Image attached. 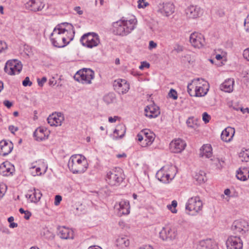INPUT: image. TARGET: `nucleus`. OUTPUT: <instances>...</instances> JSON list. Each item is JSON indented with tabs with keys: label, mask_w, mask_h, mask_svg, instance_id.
<instances>
[{
	"label": "nucleus",
	"mask_w": 249,
	"mask_h": 249,
	"mask_svg": "<svg viewBox=\"0 0 249 249\" xmlns=\"http://www.w3.org/2000/svg\"><path fill=\"white\" fill-rule=\"evenodd\" d=\"M185 13L188 18L196 19L202 15L203 9L198 5H191L186 8Z\"/></svg>",
	"instance_id": "nucleus-11"
},
{
	"label": "nucleus",
	"mask_w": 249,
	"mask_h": 249,
	"mask_svg": "<svg viewBox=\"0 0 249 249\" xmlns=\"http://www.w3.org/2000/svg\"><path fill=\"white\" fill-rule=\"evenodd\" d=\"M94 72L90 69L84 68L78 71L74 78L75 80L84 84H90L94 78Z\"/></svg>",
	"instance_id": "nucleus-4"
},
{
	"label": "nucleus",
	"mask_w": 249,
	"mask_h": 249,
	"mask_svg": "<svg viewBox=\"0 0 249 249\" xmlns=\"http://www.w3.org/2000/svg\"><path fill=\"white\" fill-rule=\"evenodd\" d=\"M240 110L244 114L246 112L249 113V109L248 107L244 108L241 107Z\"/></svg>",
	"instance_id": "nucleus-62"
},
{
	"label": "nucleus",
	"mask_w": 249,
	"mask_h": 249,
	"mask_svg": "<svg viewBox=\"0 0 249 249\" xmlns=\"http://www.w3.org/2000/svg\"><path fill=\"white\" fill-rule=\"evenodd\" d=\"M47 81V78L46 77H43L41 79H37L38 85L40 87H42L43 84Z\"/></svg>",
	"instance_id": "nucleus-48"
},
{
	"label": "nucleus",
	"mask_w": 249,
	"mask_h": 249,
	"mask_svg": "<svg viewBox=\"0 0 249 249\" xmlns=\"http://www.w3.org/2000/svg\"><path fill=\"white\" fill-rule=\"evenodd\" d=\"M68 166L73 173L82 174L87 170L88 163L84 156L80 154L73 155L70 158Z\"/></svg>",
	"instance_id": "nucleus-2"
},
{
	"label": "nucleus",
	"mask_w": 249,
	"mask_h": 249,
	"mask_svg": "<svg viewBox=\"0 0 249 249\" xmlns=\"http://www.w3.org/2000/svg\"><path fill=\"white\" fill-rule=\"evenodd\" d=\"M113 132L114 134H116V136H114V140H117L119 138L121 139L124 136L125 133V126L121 124L119 125Z\"/></svg>",
	"instance_id": "nucleus-33"
},
{
	"label": "nucleus",
	"mask_w": 249,
	"mask_h": 249,
	"mask_svg": "<svg viewBox=\"0 0 249 249\" xmlns=\"http://www.w3.org/2000/svg\"><path fill=\"white\" fill-rule=\"evenodd\" d=\"M138 7L139 8H144L149 5L146 0H139L138 1Z\"/></svg>",
	"instance_id": "nucleus-45"
},
{
	"label": "nucleus",
	"mask_w": 249,
	"mask_h": 249,
	"mask_svg": "<svg viewBox=\"0 0 249 249\" xmlns=\"http://www.w3.org/2000/svg\"><path fill=\"white\" fill-rule=\"evenodd\" d=\"M236 177L240 180H246L249 178V171L247 169H243V171L241 170L237 171Z\"/></svg>",
	"instance_id": "nucleus-36"
},
{
	"label": "nucleus",
	"mask_w": 249,
	"mask_h": 249,
	"mask_svg": "<svg viewBox=\"0 0 249 249\" xmlns=\"http://www.w3.org/2000/svg\"><path fill=\"white\" fill-rule=\"evenodd\" d=\"M195 178L200 183L205 182L207 179L206 173L203 171H199L198 173H196Z\"/></svg>",
	"instance_id": "nucleus-38"
},
{
	"label": "nucleus",
	"mask_w": 249,
	"mask_h": 249,
	"mask_svg": "<svg viewBox=\"0 0 249 249\" xmlns=\"http://www.w3.org/2000/svg\"><path fill=\"white\" fill-rule=\"evenodd\" d=\"M240 158L242 161H249V150H246V151L240 153Z\"/></svg>",
	"instance_id": "nucleus-40"
},
{
	"label": "nucleus",
	"mask_w": 249,
	"mask_h": 249,
	"mask_svg": "<svg viewBox=\"0 0 249 249\" xmlns=\"http://www.w3.org/2000/svg\"><path fill=\"white\" fill-rule=\"evenodd\" d=\"M208 91L207 84H202L199 81L196 89L195 96L201 97L206 95Z\"/></svg>",
	"instance_id": "nucleus-27"
},
{
	"label": "nucleus",
	"mask_w": 249,
	"mask_h": 249,
	"mask_svg": "<svg viewBox=\"0 0 249 249\" xmlns=\"http://www.w3.org/2000/svg\"><path fill=\"white\" fill-rule=\"evenodd\" d=\"M202 202L199 197L196 196L189 199L186 204V209L189 212L198 213L202 210Z\"/></svg>",
	"instance_id": "nucleus-10"
},
{
	"label": "nucleus",
	"mask_w": 249,
	"mask_h": 249,
	"mask_svg": "<svg viewBox=\"0 0 249 249\" xmlns=\"http://www.w3.org/2000/svg\"><path fill=\"white\" fill-rule=\"evenodd\" d=\"M124 179L123 170L119 167H116L107 172L106 180L111 186H118Z\"/></svg>",
	"instance_id": "nucleus-3"
},
{
	"label": "nucleus",
	"mask_w": 249,
	"mask_h": 249,
	"mask_svg": "<svg viewBox=\"0 0 249 249\" xmlns=\"http://www.w3.org/2000/svg\"><path fill=\"white\" fill-rule=\"evenodd\" d=\"M74 10L79 15L83 14V11L81 9L80 6H76L74 7Z\"/></svg>",
	"instance_id": "nucleus-54"
},
{
	"label": "nucleus",
	"mask_w": 249,
	"mask_h": 249,
	"mask_svg": "<svg viewBox=\"0 0 249 249\" xmlns=\"http://www.w3.org/2000/svg\"><path fill=\"white\" fill-rule=\"evenodd\" d=\"M136 21L130 20H119L113 22L112 32L115 35L124 36L128 35L136 28Z\"/></svg>",
	"instance_id": "nucleus-1"
},
{
	"label": "nucleus",
	"mask_w": 249,
	"mask_h": 249,
	"mask_svg": "<svg viewBox=\"0 0 249 249\" xmlns=\"http://www.w3.org/2000/svg\"><path fill=\"white\" fill-rule=\"evenodd\" d=\"M141 64L142 65L144 68H148L150 67V64L146 61L142 62Z\"/></svg>",
	"instance_id": "nucleus-63"
},
{
	"label": "nucleus",
	"mask_w": 249,
	"mask_h": 249,
	"mask_svg": "<svg viewBox=\"0 0 249 249\" xmlns=\"http://www.w3.org/2000/svg\"><path fill=\"white\" fill-rule=\"evenodd\" d=\"M171 230V228L169 226L163 227L162 230L160 232V238L163 240H165L168 238H170L171 235H170V231Z\"/></svg>",
	"instance_id": "nucleus-34"
},
{
	"label": "nucleus",
	"mask_w": 249,
	"mask_h": 249,
	"mask_svg": "<svg viewBox=\"0 0 249 249\" xmlns=\"http://www.w3.org/2000/svg\"><path fill=\"white\" fill-rule=\"evenodd\" d=\"M24 214H25V215H24V217L25 219H27V220L29 219L32 215L31 213L30 212H29L28 211H26V212H25V213Z\"/></svg>",
	"instance_id": "nucleus-57"
},
{
	"label": "nucleus",
	"mask_w": 249,
	"mask_h": 249,
	"mask_svg": "<svg viewBox=\"0 0 249 249\" xmlns=\"http://www.w3.org/2000/svg\"><path fill=\"white\" fill-rule=\"evenodd\" d=\"M5 48H6V44L5 42L0 41V53H1Z\"/></svg>",
	"instance_id": "nucleus-56"
},
{
	"label": "nucleus",
	"mask_w": 249,
	"mask_h": 249,
	"mask_svg": "<svg viewBox=\"0 0 249 249\" xmlns=\"http://www.w3.org/2000/svg\"><path fill=\"white\" fill-rule=\"evenodd\" d=\"M197 249H216V247L211 239H206L199 242Z\"/></svg>",
	"instance_id": "nucleus-25"
},
{
	"label": "nucleus",
	"mask_w": 249,
	"mask_h": 249,
	"mask_svg": "<svg viewBox=\"0 0 249 249\" xmlns=\"http://www.w3.org/2000/svg\"><path fill=\"white\" fill-rule=\"evenodd\" d=\"M47 130L43 127L37 128L34 133V136L37 141H42L47 139Z\"/></svg>",
	"instance_id": "nucleus-28"
},
{
	"label": "nucleus",
	"mask_w": 249,
	"mask_h": 249,
	"mask_svg": "<svg viewBox=\"0 0 249 249\" xmlns=\"http://www.w3.org/2000/svg\"><path fill=\"white\" fill-rule=\"evenodd\" d=\"M234 83L233 79H227L220 85V89L226 92H231L233 89Z\"/></svg>",
	"instance_id": "nucleus-26"
},
{
	"label": "nucleus",
	"mask_w": 249,
	"mask_h": 249,
	"mask_svg": "<svg viewBox=\"0 0 249 249\" xmlns=\"http://www.w3.org/2000/svg\"><path fill=\"white\" fill-rule=\"evenodd\" d=\"M115 90L118 93L124 94L128 92L129 89V84L125 79H118L113 83Z\"/></svg>",
	"instance_id": "nucleus-12"
},
{
	"label": "nucleus",
	"mask_w": 249,
	"mask_h": 249,
	"mask_svg": "<svg viewBox=\"0 0 249 249\" xmlns=\"http://www.w3.org/2000/svg\"><path fill=\"white\" fill-rule=\"evenodd\" d=\"M58 235L60 237L63 239H73V232L69 228L65 227H60L58 229Z\"/></svg>",
	"instance_id": "nucleus-24"
},
{
	"label": "nucleus",
	"mask_w": 249,
	"mask_h": 249,
	"mask_svg": "<svg viewBox=\"0 0 249 249\" xmlns=\"http://www.w3.org/2000/svg\"><path fill=\"white\" fill-rule=\"evenodd\" d=\"M26 197L30 200L31 202H32V200L34 199V196L32 194H27L26 195Z\"/></svg>",
	"instance_id": "nucleus-64"
},
{
	"label": "nucleus",
	"mask_w": 249,
	"mask_h": 249,
	"mask_svg": "<svg viewBox=\"0 0 249 249\" xmlns=\"http://www.w3.org/2000/svg\"><path fill=\"white\" fill-rule=\"evenodd\" d=\"M226 246L227 249H242L243 242L239 236L231 235L227 240Z\"/></svg>",
	"instance_id": "nucleus-13"
},
{
	"label": "nucleus",
	"mask_w": 249,
	"mask_h": 249,
	"mask_svg": "<svg viewBox=\"0 0 249 249\" xmlns=\"http://www.w3.org/2000/svg\"><path fill=\"white\" fill-rule=\"evenodd\" d=\"M9 129L12 133H14L15 131H17L18 129L17 127H15L13 125H10L9 126Z\"/></svg>",
	"instance_id": "nucleus-58"
},
{
	"label": "nucleus",
	"mask_w": 249,
	"mask_h": 249,
	"mask_svg": "<svg viewBox=\"0 0 249 249\" xmlns=\"http://www.w3.org/2000/svg\"><path fill=\"white\" fill-rule=\"evenodd\" d=\"M116 245L121 248L127 247L129 245V240L126 237H119L116 240Z\"/></svg>",
	"instance_id": "nucleus-35"
},
{
	"label": "nucleus",
	"mask_w": 249,
	"mask_h": 249,
	"mask_svg": "<svg viewBox=\"0 0 249 249\" xmlns=\"http://www.w3.org/2000/svg\"><path fill=\"white\" fill-rule=\"evenodd\" d=\"M178 98V93L177 91L172 89V99L176 100Z\"/></svg>",
	"instance_id": "nucleus-59"
},
{
	"label": "nucleus",
	"mask_w": 249,
	"mask_h": 249,
	"mask_svg": "<svg viewBox=\"0 0 249 249\" xmlns=\"http://www.w3.org/2000/svg\"><path fill=\"white\" fill-rule=\"evenodd\" d=\"M186 124L188 126L191 128H194L196 124L194 117H189L186 121Z\"/></svg>",
	"instance_id": "nucleus-44"
},
{
	"label": "nucleus",
	"mask_w": 249,
	"mask_h": 249,
	"mask_svg": "<svg viewBox=\"0 0 249 249\" xmlns=\"http://www.w3.org/2000/svg\"><path fill=\"white\" fill-rule=\"evenodd\" d=\"M13 144L11 142L2 140L0 142V155L5 156L12 151Z\"/></svg>",
	"instance_id": "nucleus-17"
},
{
	"label": "nucleus",
	"mask_w": 249,
	"mask_h": 249,
	"mask_svg": "<svg viewBox=\"0 0 249 249\" xmlns=\"http://www.w3.org/2000/svg\"><path fill=\"white\" fill-rule=\"evenodd\" d=\"M3 104L8 108H10L12 106V103L8 100L4 101Z\"/></svg>",
	"instance_id": "nucleus-55"
},
{
	"label": "nucleus",
	"mask_w": 249,
	"mask_h": 249,
	"mask_svg": "<svg viewBox=\"0 0 249 249\" xmlns=\"http://www.w3.org/2000/svg\"><path fill=\"white\" fill-rule=\"evenodd\" d=\"M22 69L21 62L14 59L8 60L5 64L4 70L8 74L12 75L20 73Z\"/></svg>",
	"instance_id": "nucleus-8"
},
{
	"label": "nucleus",
	"mask_w": 249,
	"mask_h": 249,
	"mask_svg": "<svg viewBox=\"0 0 249 249\" xmlns=\"http://www.w3.org/2000/svg\"><path fill=\"white\" fill-rule=\"evenodd\" d=\"M200 81L204 82L202 79H195L192 82L188 84L187 91L191 96H195L196 89L197 88L198 82Z\"/></svg>",
	"instance_id": "nucleus-29"
},
{
	"label": "nucleus",
	"mask_w": 249,
	"mask_h": 249,
	"mask_svg": "<svg viewBox=\"0 0 249 249\" xmlns=\"http://www.w3.org/2000/svg\"><path fill=\"white\" fill-rule=\"evenodd\" d=\"M117 118V116H114L113 118L112 117H109L108 118V121L111 123H114L116 121Z\"/></svg>",
	"instance_id": "nucleus-60"
},
{
	"label": "nucleus",
	"mask_w": 249,
	"mask_h": 249,
	"mask_svg": "<svg viewBox=\"0 0 249 249\" xmlns=\"http://www.w3.org/2000/svg\"><path fill=\"white\" fill-rule=\"evenodd\" d=\"M232 229L235 232L243 234L249 230L248 223L244 220H236L233 223Z\"/></svg>",
	"instance_id": "nucleus-14"
},
{
	"label": "nucleus",
	"mask_w": 249,
	"mask_h": 249,
	"mask_svg": "<svg viewBox=\"0 0 249 249\" xmlns=\"http://www.w3.org/2000/svg\"><path fill=\"white\" fill-rule=\"evenodd\" d=\"M156 178L164 183H168L170 175L169 174L165 173L163 170L160 169L157 172Z\"/></svg>",
	"instance_id": "nucleus-31"
},
{
	"label": "nucleus",
	"mask_w": 249,
	"mask_h": 249,
	"mask_svg": "<svg viewBox=\"0 0 249 249\" xmlns=\"http://www.w3.org/2000/svg\"><path fill=\"white\" fill-rule=\"evenodd\" d=\"M186 146V142L182 139L178 138L172 141V152L174 153H180L185 148Z\"/></svg>",
	"instance_id": "nucleus-20"
},
{
	"label": "nucleus",
	"mask_w": 249,
	"mask_h": 249,
	"mask_svg": "<svg viewBox=\"0 0 249 249\" xmlns=\"http://www.w3.org/2000/svg\"><path fill=\"white\" fill-rule=\"evenodd\" d=\"M41 175V173L40 172V168L39 167H37L36 169V174H34L33 176H38V175Z\"/></svg>",
	"instance_id": "nucleus-61"
},
{
	"label": "nucleus",
	"mask_w": 249,
	"mask_h": 249,
	"mask_svg": "<svg viewBox=\"0 0 249 249\" xmlns=\"http://www.w3.org/2000/svg\"><path fill=\"white\" fill-rule=\"evenodd\" d=\"M29 192L31 193L34 196V199L32 200V202L37 203L40 200L42 196V194L39 190L34 188L33 190L29 191Z\"/></svg>",
	"instance_id": "nucleus-37"
},
{
	"label": "nucleus",
	"mask_w": 249,
	"mask_h": 249,
	"mask_svg": "<svg viewBox=\"0 0 249 249\" xmlns=\"http://www.w3.org/2000/svg\"><path fill=\"white\" fill-rule=\"evenodd\" d=\"M211 160L212 161V164L217 169H221L224 163V160H220L217 158H214Z\"/></svg>",
	"instance_id": "nucleus-39"
},
{
	"label": "nucleus",
	"mask_w": 249,
	"mask_h": 249,
	"mask_svg": "<svg viewBox=\"0 0 249 249\" xmlns=\"http://www.w3.org/2000/svg\"><path fill=\"white\" fill-rule=\"evenodd\" d=\"M22 85L24 87L31 86L32 85V82L30 81L29 77H26L22 81Z\"/></svg>",
	"instance_id": "nucleus-47"
},
{
	"label": "nucleus",
	"mask_w": 249,
	"mask_h": 249,
	"mask_svg": "<svg viewBox=\"0 0 249 249\" xmlns=\"http://www.w3.org/2000/svg\"><path fill=\"white\" fill-rule=\"evenodd\" d=\"M60 32L57 25L50 36L52 43L54 47L57 48H62L68 45V42H65V38L62 36Z\"/></svg>",
	"instance_id": "nucleus-7"
},
{
	"label": "nucleus",
	"mask_w": 249,
	"mask_h": 249,
	"mask_svg": "<svg viewBox=\"0 0 249 249\" xmlns=\"http://www.w3.org/2000/svg\"><path fill=\"white\" fill-rule=\"evenodd\" d=\"M25 5L26 9L37 12L42 10L45 6V4L42 0H30Z\"/></svg>",
	"instance_id": "nucleus-15"
},
{
	"label": "nucleus",
	"mask_w": 249,
	"mask_h": 249,
	"mask_svg": "<svg viewBox=\"0 0 249 249\" xmlns=\"http://www.w3.org/2000/svg\"><path fill=\"white\" fill-rule=\"evenodd\" d=\"M243 55L244 57L249 61V48L244 51Z\"/></svg>",
	"instance_id": "nucleus-53"
},
{
	"label": "nucleus",
	"mask_w": 249,
	"mask_h": 249,
	"mask_svg": "<svg viewBox=\"0 0 249 249\" xmlns=\"http://www.w3.org/2000/svg\"><path fill=\"white\" fill-rule=\"evenodd\" d=\"M228 104L230 108L236 111L240 110L241 107V106L236 102L228 103Z\"/></svg>",
	"instance_id": "nucleus-42"
},
{
	"label": "nucleus",
	"mask_w": 249,
	"mask_h": 249,
	"mask_svg": "<svg viewBox=\"0 0 249 249\" xmlns=\"http://www.w3.org/2000/svg\"><path fill=\"white\" fill-rule=\"evenodd\" d=\"M62 200V197L59 195H56L55 196V200H54V204L55 205H58L60 201Z\"/></svg>",
	"instance_id": "nucleus-51"
},
{
	"label": "nucleus",
	"mask_w": 249,
	"mask_h": 249,
	"mask_svg": "<svg viewBox=\"0 0 249 249\" xmlns=\"http://www.w3.org/2000/svg\"><path fill=\"white\" fill-rule=\"evenodd\" d=\"M144 140L145 143H142V146L145 147L152 144L155 139V134L149 129H143Z\"/></svg>",
	"instance_id": "nucleus-23"
},
{
	"label": "nucleus",
	"mask_w": 249,
	"mask_h": 249,
	"mask_svg": "<svg viewBox=\"0 0 249 249\" xmlns=\"http://www.w3.org/2000/svg\"><path fill=\"white\" fill-rule=\"evenodd\" d=\"M189 41L192 46L196 48H202L206 44L204 36L198 32L192 33L190 36Z\"/></svg>",
	"instance_id": "nucleus-9"
},
{
	"label": "nucleus",
	"mask_w": 249,
	"mask_h": 249,
	"mask_svg": "<svg viewBox=\"0 0 249 249\" xmlns=\"http://www.w3.org/2000/svg\"><path fill=\"white\" fill-rule=\"evenodd\" d=\"M13 170V166L9 162H3L0 165V174L3 176L11 175Z\"/></svg>",
	"instance_id": "nucleus-22"
},
{
	"label": "nucleus",
	"mask_w": 249,
	"mask_h": 249,
	"mask_svg": "<svg viewBox=\"0 0 249 249\" xmlns=\"http://www.w3.org/2000/svg\"><path fill=\"white\" fill-rule=\"evenodd\" d=\"M144 110L145 116L149 118H156L160 113L159 107L155 105L147 106Z\"/></svg>",
	"instance_id": "nucleus-19"
},
{
	"label": "nucleus",
	"mask_w": 249,
	"mask_h": 249,
	"mask_svg": "<svg viewBox=\"0 0 249 249\" xmlns=\"http://www.w3.org/2000/svg\"><path fill=\"white\" fill-rule=\"evenodd\" d=\"M183 50L184 47L182 45L179 44V43H176L174 45V49L173 51L177 52V53H179L182 52Z\"/></svg>",
	"instance_id": "nucleus-43"
},
{
	"label": "nucleus",
	"mask_w": 249,
	"mask_h": 249,
	"mask_svg": "<svg viewBox=\"0 0 249 249\" xmlns=\"http://www.w3.org/2000/svg\"><path fill=\"white\" fill-rule=\"evenodd\" d=\"M137 139L138 141L142 142L144 139L143 131L142 130L137 135Z\"/></svg>",
	"instance_id": "nucleus-50"
},
{
	"label": "nucleus",
	"mask_w": 249,
	"mask_h": 249,
	"mask_svg": "<svg viewBox=\"0 0 249 249\" xmlns=\"http://www.w3.org/2000/svg\"><path fill=\"white\" fill-rule=\"evenodd\" d=\"M235 133V129L231 127H227L222 131L221 134V139L226 142H230Z\"/></svg>",
	"instance_id": "nucleus-21"
},
{
	"label": "nucleus",
	"mask_w": 249,
	"mask_h": 249,
	"mask_svg": "<svg viewBox=\"0 0 249 249\" xmlns=\"http://www.w3.org/2000/svg\"><path fill=\"white\" fill-rule=\"evenodd\" d=\"M199 155L201 157L210 158L212 155V149L210 145L204 144L200 149Z\"/></svg>",
	"instance_id": "nucleus-30"
},
{
	"label": "nucleus",
	"mask_w": 249,
	"mask_h": 249,
	"mask_svg": "<svg viewBox=\"0 0 249 249\" xmlns=\"http://www.w3.org/2000/svg\"><path fill=\"white\" fill-rule=\"evenodd\" d=\"M58 28H59L62 36L65 38V42H68V44L73 39L75 31L73 26L67 22L62 23L58 24Z\"/></svg>",
	"instance_id": "nucleus-6"
},
{
	"label": "nucleus",
	"mask_w": 249,
	"mask_h": 249,
	"mask_svg": "<svg viewBox=\"0 0 249 249\" xmlns=\"http://www.w3.org/2000/svg\"><path fill=\"white\" fill-rule=\"evenodd\" d=\"M211 116L207 112H204L202 114L203 121L206 124L209 122Z\"/></svg>",
	"instance_id": "nucleus-46"
},
{
	"label": "nucleus",
	"mask_w": 249,
	"mask_h": 249,
	"mask_svg": "<svg viewBox=\"0 0 249 249\" xmlns=\"http://www.w3.org/2000/svg\"><path fill=\"white\" fill-rule=\"evenodd\" d=\"M244 25L246 28L247 31L249 32V16L245 19L244 21Z\"/></svg>",
	"instance_id": "nucleus-52"
},
{
	"label": "nucleus",
	"mask_w": 249,
	"mask_h": 249,
	"mask_svg": "<svg viewBox=\"0 0 249 249\" xmlns=\"http://www.w3.org/2000/svg\"><path fill=\"white\" fill-rule=\"evenodd\" d=\"M159 11L163 16L168 17L170 15L171 11V3L170 2L163 3L160 5Z\"/></svg>",
	"instance_id": "nucleus-32"
},
{
	"label": "nucleus",
	"mask_w": 249,
	"mask_h": 249,
	"mask_svg": "<svg viewBox=\"0 0 249 249\" xmlns=\"http://www.w3.org/2000/svg\"><path fill=\"white\" fill-rule=\"evenodd\" d=\"M157 46V44L154 41L151 40L149 43L148 49L150 50H152L153 49L156 48Z\"/></svg>",
	"instance_id": "nucleus-49"
},
{
	"label": "nucleus",
	"mask_w": 249,
	"mask_h": 249,
	"mask_svg": "<svg viewBox=\"0 0 249 249\" xmlns=\"http://www.w3.org/2000/svg\"><path fill=\"white\" fill-rule=\"evenodd\" d=\"M115 99L113 93H109L104 97V101L107 104L112 103Z\"/></svg>",
	"instance_id": "nucleus-41"
},
{
	"label": "nucleus",
	"mask_w": 249,
	"mask_h": 249,
	"mask_svg": "<svg viewBox=\"0 0 249 249\" xmlns=\"http://www.w3.org/2000/svg\"><path fill=\"white\" fill-rule=\"evenodd\" d=\"M64 121V117L60 113L59 114H52L50 115L47 119L48 124L51 126H60Z\"/></svg>",
	"instance_id": "nucleus-18"
},
{
	"label": "nucleus",
	"mask_w": 249,
	"mask_h": 249,
	"mask_svg": "<svg viewBox=\"0 0 249 249\" xmlns=\"http://www.w3.org/2000/svg\"><path fill=\"white\" fill-rule=\"evenodd\" d=\"M80 42L84 46L92 48L97 46L100 43L98 36L95 33L89 32L83 35Z\"/></svg>",
	"instance_id": "nucleus-5"
},
{
	"label": "nucleus",
	"mask_w": 249,
	"mask_h": 249,
	"mask_svg": "<svg viewBox=\"0 0 249 249\" xmlns=\"http://www.w3.org/2000/svg\"><path fill=\"white\" fill-rule=\"evenodd\" d=\"M115 207L118 211V214L119 216L126 215L130 213L129 202L127 200H122Z\"/></svg>",
	"instance_id": "nucleus-16"
}]
</instances>
